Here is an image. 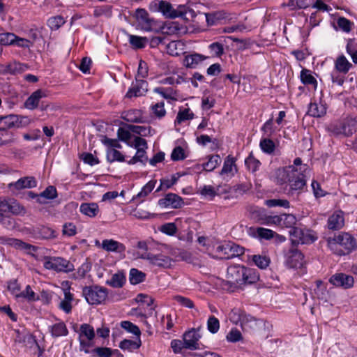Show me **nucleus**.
<instances>
[{
  "label": "nucleus",
  "mask_w": 357,
  "mask_h": 357,
  "mask_svg": "<svg viewBox=\"0 0 357 357\" xmlns=\"http://www.w3.org/2000/svg\"><path fill=\"white\" fill-rule=\"evenodd\" d=\"M17 36L10 32L0 33V45L9 46L13 45L14 40H16Z\"/></svg>",
  "instance_id": "obj_50"
},
{
  "label": "nucleus",
  "mask_w": 357,
  "mask_h": 357,
  "mask_svg": "<svg viewBox=\"0 0 357 357\" xmlns=\"http://www.w3.org/2000/svg\"><path fill=\"white\" fill-rule=\"evenodd\" d=\"M9 185L16 190L33 188L37 185V181L33 176H24L20 178L16 182L10 183Z\"/></svg>",
  "instance_id": "obj_22"
},
{
  "label": "nucleus",
  "mask_w": 357,
  "mask_h": 357,
  "mask_svg": "<svg viewBox=\"0 0 357 357\" xmlns=\"http://www.w3.org/2000/svg\"><path fill=\"white\" fill-rule=\"evenodd\" d=\"M330 249L336 255L342 256L357 249V239L349 233L344 232L328 241Z\"/></svg>",
  "instance_id": "obj_2"
},
{
  "label": "nucleus",
  "mask_w": 357,
  "mask_h": 357,
  "mask_svg": "<svg viewBox=\"0 0 357 357\" xmlns=\"http://www.w3.org/2000/svg\"><path fill=\"white\" fill-rule=\"evenodd\" d=\"M153 92L160 94L166 100H177L176 91L172 87H155Z\"/></svg>",
  "instance_id": "obj_29"
},
{
  "label": "nucleus",
  "mask_w": 357,
  "mask_h": 357,
  "mask_svg": "<svg viewBox=\"0 0 357 357\" xmlns=\"http://www.w3.org/2000/svg\"><path fill=\"white\" fill-rule=\"evenodd\" d=\"M183 204L182 198L174 193H169L164 198L158 200V205L162 208H179Z\"/></svg>",
  "instance_id": "obj_16"
},
{
  "label": "nucleus",
  "mask_w": 357,
  "mask_h": 357,
  "mask_svg": "<svg viewBox=\"0 0 357 357\" xmlns=\"http://www.w3.org/2000/svg\"><path fill=\"white\" fill-rule=\"evenodd\" d=\"M221 161L220 156L218 154L209 155L208 161L202 164L203 169L211 172L220 165Z\"/></svg>",
  "instance_id": "obj_38"
},
{
  "label": "nucleus",
  "mask_w": 357,
  "mask_h": 357,
  "mask_svg": "<svg viewBox=\"0 0 357 357\" xmlns=\"http://www.w3.org/2000/svg\"><path fill=\"white\" fill-rule=\"evenodd\" d=\"M326 130L332 137H350L357 130V119L347 117L335 121L326 126Z\"/></svg>",
  "instance_id": "obj_3"
},
{
  "label": "nucleus",
  "mask_w": 357,
  "mask_h": 357,
  "mask_svg": "<svg viewBox=\"0 0 357 357\" xmlns=\"http://www.w3.org/2000/svg\"><path fill=\"white\" fill-rule=\"evenodd\" d=\"M202 337L200 333V327L197 328H191L185 331L183 335L185 349L189 350L199 349V340Z\"/></svg>",
  "instance_id": "obj_10"
},
{
  "label": "nucleus",
  "mask_w": 357,
  "mask_h": 357,
  "mask_svg": "<svg viewBox=\"0 0 357 357\" xmlns=\"http://www.w3.org/2000/svg\"><path fill=\"white\" fill-rule=\"evenodd\" d=\"M231 249L230 243L218 245L215 250V257L221 259H231Z\"/></svg>",
  "instance_id": "obj_33"
},
{
  "label": "nucleus",
  "mask_w": 357,
  "mask_h": 357,
  "mask_svg": "<svg viewBox=\"0 0 357 357\" xmlns=\"http://www.w3.org/2000/svg\"><path fill=\"white\" fill-rule=\"evenodd\" d=\"M193 113L191 112L189 108L180 110L176 116V122L181 123L186 120L192 119L193 118Z\"/></svg>",
  "instance_id": "obj_60"
},
{
  "label": "nucleus",
  "mask_w": 357,
  "mask_h": 357,
  "mask_svg": "<svg viewBox=\"0 0 357 357\" xmlns=\"http://www.w3.org/2000/svg\"><path fill=\"white\" fill-rule=\"evenodd\" d=\"M261 131L267 137H271L275 135L276 128L274 126L273 118H271L264 123L261 128Z\"/></svg>",
  "instance_id": "obj_49"
},
{
  "label": "nucleus",
  "mask_w": 357,
  "mask_h": 357,
  "mask_svg": "<svg viewBox=\"0 0 357 357\" xmlns=\"http://www.w3.org/2000/svg\"><path fill=\"white\" fill-rule=\"evenodd\" d=\"M15 139V135L13 131L0 128V145L13 142Z\"/></svg>",
  "instance_id": "obj_45"
},
{
  "label": "nucleus",
  "mask_w": 357,
  "mask_h": 357,
  "mask_svg": "<svg viewBox=\"0 0 357 357\" xmlns=\"http://www.w3.org/2000/svg\"><path fill=\"white\" fill-rule=\"evenodd\" d=\"M43 266L45 269L58 273H69L74 270V265L70 261L60 257H45Z\"/></svg>",
  "instance_id": "obj_5"
},
{
  "label": "nucleus",
  "mask_w": 357,
  "mask_h": 357,
  "mask_svg": "<svg viewBox=\"0 0 357 357\" xmlns=\"http://www.w3.org/2000/svg\"><path fill=\"white\" fill-rule=\"evenodd\" d=\"M250 234L259 239L270 240L275 237L276 233L271 229L264 227H250Z\"/></svg>",
  "instance_id": "obj_23"
},
{
  "label": "nucleus",
  "mask_w": 357,
  "mask_h": 357,
  "mask_svg": "<svg viewBox=\"0 0 357 357\" xmlns=\"http://www.w3.org/2000/svg\"><path fill=\"white\" fill-rule=\"evenodd\" d=\"M100 248L107 252L122 253L126 251V246L114 239H105L102 241Z\"/></svg>",
  "instance_id": "obj_20"
},
{
  "label": "nucleus",
  "mask_w": 357,
  "mask_h": 357,
  "mask_svg": "<svg viewBox=\"0 0 357 357\" xmlns=\"http://www.w3.org/2000/svg\"><path fill=\"white\" fill-rule=\"evenodd\" d=\"M82 294L89 305H98L103 303L108 296L106 288L98 285L84 287Z\"/></svg>",
  "instance_id": "obj_4"
},
{
  "label": "nucleus",
  "mask_w": 357,
  "mask_h": 357,
  "mask_svg": "<svg viewBox=\"0 0 357 357\" xmlns=\"http://www.w3.org/2000/svg\"><path fill=\"white\" fill-rule=\"evenodd\" d=\"M146 149H137L135 155L127 161L128 165H135L137 162L145 164L148 160L146 157Z\"/></svg>",
  "instance_id": "obj_46"
},
{
  "label": "nucleus",
  "mask_w": 357,
  "mask_h": 357,
  "mask_svg": "<svg viewBox=\"0 0 357 357\" xmlns=\"http://www.w3.org/2000/svg\"><path fill=\"white\" fill-rule=\"evenodd\" d=\"M57 197V191L54 186L50 185L39 195L37 202L40 204H45L44 199H54Z\"/></svg>",
  "instance_id": "obj_35"
},
{
  "label": "nucleus",
  "mask_w": 357,
  "mask_h": 357,
  "mask_svg": "<svg viewBox=\"0 0 357 357\" xmlns=\"http://www.w3.org/2000/svg\"><path fill=\"white\" fill-rule=\"evenodd\" d=\"M220 328V321L214 316H210L207 321V329L213 334L216 333Z\"/></svg>",
  "instance_id": "obj_59"
},
{
  "label": "nucleus",
  "mask_w": 357,
  "mask_h": 357,
  "mask_svg": "<svg viewBox=\"0 0 357 357\" xmlns=\"http://www.w3.org/2000/svg\"><path fill=\"white\" fill-rule=\"evenodd\" d=\"M95 337L93 328L88 324H83L80 326L79 335L80 350L86 353L89 352V348L91 347V341Z\"/></svg>",
  "instance_id": "obj_9"
},
{
  "label": "nucleus",
  "mask_w": 357,
  "mask_h": 357,
  "mask_svg": "<svg viewBox=\"0 0 357 357\" xmlns=\"http://www.w3.org/2000/svg\"><path fill=\"white\" fill-rule=\"evenodd\" d=\"M236 172L237 167L235 158L231 155H227L224 161L220 175L222 176H227V177H232Z\"/></svg>",
  "instance_id": "obj_19"
},
{
  "label": "nucleus",
  "mask_w": 357,
  "mask_h": 357,
  "mask_svg": "<svg viewBox=\"0 0 357 357\" xmlns=\"http://www.w3.org/2000/svg\"><path fill=\"white\" fill-rule=\"evenodd\" d=\"M158 11L169 19L182 17L186 13L184 6L179 5L176 9H174L169 2L163 0L158 2Z\"/></svg>",
  "instance_id": "obj_7"
},
{
  "label": "nucleus",
  "mask_w": 357,
  "mask_h": 357,
  "mask_svg": "<svg viewBox=\"0 0 357 357\" xmlns=\"http://www.w3.org/2000/svg\"><path fill=\"white\" fill-rule=\"evenodd\" d=\"M261 324V321L255 319L250 314H245L241 326L244 331L251 333L257 331Z\"/></svg>",
  "instance_id": "obj_21"
},
{
  "label": "nucleus",
  "mask_w": 357,
  "mask_h": 357,
  "mask_svg": "<svg viewBox=\"0 0 357 357\" xmlns=\"http://www.w3.org/2000/svg\"><path fill=\"white\" fill-rule=\"evenodd\" d=\"M244 266L239 264L231 265L227 268L226 278L232 284H242L243 281Z\"/></svg>",
  "instance_id": "obj_14"
},
{
  "label": "nucleus",
  "mask_w": 357,
  "mask_h": 357,
  "mask_svg": "<svg viewBox=\"0 0 357 357\" xmlns=\"http://www.w3.org/2000/svg\"><path fill=\"white\" fill-rule=\"evenodd\" d=\"M107 160L109 162H125V156L118 150L115 149H107Z\"/></svg>",
  "instance_id": "obj_43"
},
{
  "label": "nucleus",
  "mask_w": 357,
  "mask_h": 357,
  "mask_svg": "<svg viewBox=\"0 0 357 357\" xmlns=\"http://www.w3.org/2000/svg\"><path fill=\"white\" fill-rule=\"evenodd\" d=\"M329 282L333 286L347 289L354 286V279L351 275L336 273L330 278Z\"/></svg>",
  "instance_id": "obj_13"
},
{
  "label": "nucleus",
  "mask_w": 357,
  "mask_h": 357,
  "mask_svg": "<svg viewBox=\"0 0 357 357\" xmlns=\"http://www.w3.org/2000/svg\"><path fill=\"white\" fill-rule=\"evenodd\" d=\"M337 24L338 27L344 32L349 33L351 31L354 23L344 17H340L337 19Z\"/></svg>",
  "instance_id": "obj_56"
},
{
  "label": "nucleus",
  "mask_w": 357,
  "mask_h": 357,
  "mask_svg": "<svg viewBox=\"0 0 357 357\" xmlns=\"http://www.w3.org/2000/svg\"><path fill=\"white\" fill-rule=\"evenodd\" d=\"M301 80L305 85H312L314 89L317 88V82L314 77L312 75L310 70L303 69L300 75Z\"/></svg>",
  "instance_id": "obj_39"
},
{
  "label": "nucleus",
  "mask_w": 357,
  "mask_h": 357,
  "mask_svg": "<svg viewBox=\"0 0 357 357\" xmlns=\"http://www.w3.org/2000/svg\"><path fill=\"white\" fill-rule=\"evenodd\" d=\"M6 243L16 249L26 250L28 252L36 250L35 246L17 238H7L6 240Z\"/></svg>",
  "instance_id": "obj_28"
},
{
  "label": "nucleus",
  "mask_w": 357,
  "mask_h": 357,
  "mask_svg": "<svg viewBox=\"0 0 357 357\" xmlns=\"http://www.w3.org/2000/svg\"><path fill=\"white\" fill-rule=\"evenodd\" d=\"M296 222V217L292 214H282L280 227H294V225Z\"/></svg>",
  "instance_id": "obj_52"
},
{
  "label": "nucleus",
  "mask_w": 357,
  "mask_h": 357,
  "mask_svg": "<svg viewBox=\"0 0 357 357\" xmlns=\"http://www.w3.org/2000/svg\"><path fill=\"white\" fill-rule=\"evenodd\" d=\"M9 202V213L18 215L25 212L24 208L21 206L17 201L10 199Z\"/></svg>",
  "instance_id": "obj_63"
},
{
  "label": "nucleus",
  "mask_w": 357,
  "mask_h": 357,
  "mask_svg": "<svg viewBox=\"0 0 357 357\" xmlns=\"http://www.w3.org/2000/svg\"><path fill=\"white\" fill-rule=\"evenodd\" d=\"M64 24H65V20L60 15L50 17L47 20V25L52 30H57Z\"/></svg>",
  "instance_id": "obj_55"
},
{
  "label": "nucleus",
  "mask_w": 357,
  "mask_h": 357,
  "mask_svg": "<svg viewBox=\"0 0 357 357\" xmlns=\"http://www.w3.org/2000/svg\"><path fill=\"white\" fill-rule=\"evenodd\" d=\"M101 142L107 147V149H121V145L116 139H110L107 136H102Z\"/></svg>",
  "instance_id": "obj_64"
},
{
  "label": "nucleus",
  "mask_w": 357,
  "mask_h": 357,
  "mask_svg": "<svg viewBox=\"0 0 357 357\" xmlns=\"http://www.w3.org/2000/svg\"><path fill=\"white\" fill-rule=\"evenodd\" d=\"M50 332L54 337H59L61 336H66L68 333V330L64 322H59L50 326Z\"/></svg>",
  "instance_id": "obj_30"
},
{
  "label": "nucleus",
  "mask_w": 357,
  "mask_h": 357,
  "mask_svg": "<svg viewBox=\"0 0 357 357\" xmlns=\"http://www.w3.org/2000/svg\"><path fill=\"white\" fill-rule=\"evenodd\" d=\"M252 261L256 266L261 269L267 268L270 264V259L266 256L254 255Z\"/></svg>",
  "instance_id": "obj_57"
},
{
  "label": "nucleus",
  "mask_w": 357,
  "mask_h": 357,
  "mask_svg": "<svg viewBox=\"0 0 357 357\" xmlns=\"http://www.w3.org/2000/svg\"><path fill=\"white\" fill-rule=\"evenodd\" d=\"M134 17L138 26L143 31H151L155 25V21L150 17L149 13L144 8H137Z\"/></svg>",
  "instance_id": "obj_8"
},
{
  "label": "nucleus",
  "mask_w": 357,
  "mask_h": 357,
  "mask_svg": "<svg viewBox=\"0 0 357 357\" xmlns=\"http://www.w3.org/2000/svg\"><path fill=\"white\" fill-rule=\"evenodd\" d=\"M326 113V108L324 105L316 102L310 103L307 114L313 117H321Z\"/></svg>",
  "instance_id": "obj_37"
},
{
  "label": "nucleus",
  "mask_w": 357,
  "mask_h": 357,
  "mask_svg": "<svg viewBox=\"0 0 357 357\" xmlns=\"http://www.w3.org/2000/svg\"><path fill=\"white\" fill-rule=\"evenodd\" d=\"M289 234L291 241L294 245L311 243L317 239V237L312 234L310 231L299 227L291 229Z\"/></svg>",
  "instance_id": "obj_6"
},
{
  "label": "nucleus",
  "mask_w": 357,
  "mask_h": 357,
  "mask_svg": "<svg viewBox=\"0 0 357 357\" xmlns=\"http://www.w3.org/2000/svg\"><path fill=\"white\" fill-rule=\"evenodd\" d=\"M148 82L143 79L135 77L126 94L128 98L145 96L148 91Z\"/></svg>",
  "instance_id": "obj_11"
},
{
  "label": "nucleus",
  "mask_w": 357,
  "mask_h": 357,
  "mask_svg": "<svg viewBox=\"0 0 357 357\" xmlns=\"http://www.w3.org/2000/svg\"><path fill=\"white\" fill-rule=\"evenodd\" d=\"M79 211L86 216L94 218L98 214L100 209L96 203H82L80 205Z\"/></svg>",
  "instance_id": "obj_26"
},
{
  "label": "nucleus",
  "mask_w": 357,
  "mask_h": 357,
  "mask_svg": "<svg viewBox=\"0 0 357 357\" xmlns=\"http://www.w3.org/2000/svg\"><path fill=\"white\" fill-rule=\"evenodd\" d=\"M17 119V115L15 114L1 116L0 128L9 130L16 128Z\"/></svg>",
  "instance_id": "obj_32"
},
{
  "label": "nucleus",
  "mask_w": 357,
  "mask_h": 357,
  "mask_svg": "<svg viewBox=\"0 0 357 357\" xmlns=\"http://www.w3.org/2000/svg\"><path fill=\"white\" fill-rule=\"evenodd\" d=\"M155 183V180L149 181L137 195L136 198L146 197L154 189Z\"/></svg>",
  "instance_id": "obj_58"
},
{
  "label": "nucleus",
  "mask_w": 357,
  "mask_h": 357,
  "mask_svg": "<svg viewBox=\"0 0 357 357\" xmlns=\"http://www.w3.org/2000/svg\"><path fill=\"white\" fill-rule=\"evenodd\" d=\"M334 67L337 73L346 75L349 71V70L353 67V65L347 60L345 56L342 54L336 58L334 63Z\"/></svg>",
  "instance_id": "obj_24"
},
{
  "label": "nucleus",
  "mask_w": 357,
  "mask_h": 357,
  "mask_svg": "<svg viewBox=\"0 0 357 357\" xmlns=\"http://www.w3.org/2000/svg\"><path fill=\"white\" fill-rule=\"evenodd\" d=\"M64 298L60 302L59 307L66 314H69L72 311L73 305L72 302L74 299L73 294L70 293L69 289H66L63 291Z\"/></svg>",
  "instance_id": "obj_27"
},
{
  "label": "nucleus",
  "mask_w": 357,
  "mask_h": 357,
  "mask_svg": "<svg viewBox=\"0 0 357 357\" xmlns=\"http://www.w3.org/2000/svg\"><path fill=\"white\" fill-rule=\"evenodd\" d=\"M146 279V274L137 268H131L129 273V280L132 284L143 282Z\"/></svg>",
  "instance_id": "obj_41"
},
{
  "label": "nucleus",
  "mask_w": 357,
  "mask_h": 357,
  "mask_svg": "<svg viewBox=\"0 0 357 357\" xmlns=\"http://www.w3.org/2000/svg\"><path fill=\"white\" fill-rule=\"evenodd\" d=\"M121 326L128 332L132 333L137 337H139L141 332L139 327L129 321H123L121 322Z\"/></svg>",
  "instance_id": "obj_53"
},
{
  "label": "nucleus",
  "mask_w": 357,
  "mask_h": 357,
  "mask_svg": "<svg viewBox=\"0 0 357 357\" xmlns=\"http://www.w3.org/2000/svg\"><path fill=\"white\" fill-rule=\"evenodd\" d=\"M259 279V276L255 270L244 267L243 281H242V284H252L257 282Z\"/></svg>",
  "instance_id": "obj_42"
},
{
  "label": "nucleus",
  "mask_w": 357,
  "mask_h": 357,
  "mask_svg": "<svg viewBox=\"0 0 357 357\" xmlns=\"http://www.w3.org/2000/svg\"><path fill=\"white\" fill-rule=\"evenodd\" d=\"M46 96L47 94L45 91L42 89H38L35 91L24 102V107L30 110L36 109L39 105V102L41 98Z\"/></svg>",
  "instance_id": "obj_18"
},
{
  "label": "nucleus",
  "mask_w": 357,
  "mask_h": 357,
  "mask_svg": "<svg viewBox=\"0 0 357 357\" xmlns=\"http://www.w3.org/2000/svg\"><path fill=\"white\" fill-rule=\"evenodd\" d=\"M273 178L278 185L289 184L291 191L302 190L306 184L303 173H298V168L293 165L275 170Z\"/></svg>",
  "instance_id": "obj_1"
},
{
  "label": "nucleus",
  "mask_w": 357,
  "mask_h": 357,
  "mask_svg": "<svg viewBox=\"0 0 357 357\" xmlns=\"http://www.w3.org/2000/svg\"><path fill=\"white\" fill-rule=\"evenodd\" d=\"M126 282V277L123 272H118L114 274L107 284L114 288L122 287Z\"/></svg>",
  "instance_id": "obj_40"
},
{
  "label": "nucleus",
  "mask_w": 357,
  "mask_h": 357,
  "mask_svg": "<svg viewBox=\"0 0 357 357\" xmlns=\"http://www.w3.org/2000/svg\"><path fill=\"white\" fill-rule=\"evenodd\" d=\"M259 146L261 151L267 154L273 153L275 149V144L270 137L261 139L259 143Z\"/></svg>",
  "instance_id": "obj_44"
},
{
  "label": "nucleus",
  "mask_w": 357,
  "mask_h": 357,
  "mask_svg": "<svg viewBox=\"0 0 357 357\" xmlns=\"http://www.w3.org/2000/svg\"><path fill=\"white\" fill-rule=\"evenodd\" d=\"M328 228L330 230H339L344 225V213L341 210H337L331 215L327 221Z\"/></svg>",
  "instance_id": "obj_17"
},
{
  "label": "nucleus",
  "mask_w": 357,
  "mask_h": 357,
  "mask_svg": "<svg viewBox=\"0 0 357 357\" xmlns=\"http://www.w3.org/2000/svg\"><path fill=\"white\" fill-rule=\"evenodd\" d=\"M128 41L132 48L142 49L146 45L149 40L146 37L129 34Z\"/></svg>",
  "instance_id": "obj_36"
},
{
  "label": "nucleus",
  "mask_w": 357,
  "mask_h": 357,
  "mask_svg": "<svg viewBox=\"0 0 357 357\" xmlns=\"http://www.w3.org/2000/svg\"><path fill=\"white\" fill-rule=\"evenodd\" d=\"M25 66L20 62L13 61L3 66V73L16 75L25 70Z\"/></svg>",
  "instance_id": "obj_31"
},
{
  "label": "nucleus",
  "mask_w": 357,
  "mask_h": 357,
  "mask_svg": "<svg viewBox=\"0 0 357 357\" xmlns=\"http://www.w3.org/2000/svg\"><path fill=\"white\" fill-rule=\"evenodd\" d=\"M142 259H148L150 263L159 267L167 268L172 264V260L169 257L163 255H152L149 252L142 253L140 255Z\"/></svg>",
  "instance_id": "obj_15"
},
{
  "label": "nucleus",
  "mask_w": 357,
  "mask_h": 357,
  "mask_svg": "<svg viewBox=\"0 0 357 357\" xmlns=\"http://www.w3.org/2000/svg\"><path fill=\"white\" fill-rule=\"evenodd\" d=\"M182 45L180 41H171L167 45V51L172 56H178L181 54Z\"/></svg>",
  "instance_id": "obj_51"
},
{
  "label": "nucleus",
  "mask_w": 357,
  "mask_h": 357,
  "mask_svg": "<svg viewBox=\"0 0 357 357\" xmlns=\"http://www.w3.org/2000/svg\"><path fill=\"white\" fill-rule=\"evenodd\" d=\"M141 346V340L137 337V340H123L120 342L119 347L123 350L137 349Z\"/></svg>",
  "instance_id": "obj_47"
},
{
  "label": "nucleus",
  "mask_w": 357,
  "mask_h": 357,
  "mask_svg": "<svg viewBox=\"0 0 357 357\" xmlns=\"http://www.w3.org/2000/svg\"><path fill=\"white\" fill-rule=\"evenodd\" d=\"M266 205L268 207L280 206L287 208L289 207V202L287 199H272L266 200Z\"/></svg>",
  "instance_id": "obj_62"
},
{
  "label": "nucleus",
  "mask_w": 357,
  "mask_h": 357,
  "mask_svg": "<svg viewBox=\"0 0 357 357\" xmlns=\"http://www.w3.org/2000/svg\"><path fill=\"white\" fill-rule=\"evenodd\" d=\"M304 264V256L296 248L289 249L285 254V264L290 268H300Z\"/></svg>",
  "instance_id": "obj_12"
},
{
  "label": "nucleus",
  "mask_w": 357,
  "mask_h": 357,
  "mask_svg": "<svg viewBox=\"0 0 357 357\" xmlns=\"http://www.w3.org/2000/svg\"><path fill=\"white\" fill-rule=\"evenodd\" d=\"M151 110L154 115L159 119H161L166 115L164 102H160L153 105L151 106Z\"/></svg>",
  "instance_id": "obj_61"
},
{
  "label": "nucleus",
  "mask_w": 357,
  "mask_h": 357,
  "mask_svg": "<svg viewBox=\"0 0 357 357\" xmlns=\"http://www.w3.org/2000/svg\"><path fill=\"white\" fill-rule=\"evenodd\" d=\"M205 59V57L199 54H192L185 56L183 64L187 68H193L197 66L198 63Z\"/></svg>",
  "instance_id": "obj_34"
},
{
  "label": "nucleus",
  "mask_w": 357,
  "mask_h": 357,
  "mask_svg": "<svg viewBox=\"0 0 357 357\" xmlns=\"http://www.w3.org/2000/svg\"><path fill=\"white\" fill-rule=\"evenodd\" d=\"M347 53L351 56L352 61L357 63V50L356 49L354 39H349L346 46Z\"/></svg>",
  "instance_id": "obj_54"
},
{
  "label": "nucleus",
  "mask_w": 357,
  "mask_h": 357,
  "mask_svg": "<svg viewBox=\"0 0 357 357\" xmlns=\"http://www.w3.org/2000/svg\"><path fill=\"white\" fill-rule=\"evenodd\" d=\"M123 119L131 123H143L145 118L142 115V112L139 109H132L123 113Z\"/></svg>",
  "instance_id": "obj_25"
},
{
  "label": "nucleus",
  "mask_w": 357,
  "mask_h": 357,
  "mask_svg": "<svg viewBox=\"0 0 357 357\" xmlns=\"http://www.w3.org/2000/svg\"><path fill=\"white\" fill-rule=\"evenodd\" d=\"M245 315V313L243 311L240 309L235 308L229 312V319L232 323L235 324H239L241 326V323L243 322Z\"/></svg>",
  "instance_id": "obj_48"
}]
</instances>
